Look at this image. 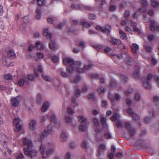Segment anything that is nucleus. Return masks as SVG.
Here are the masks:
<instances>
[{"label": "nucleus", "mask_w": 159, "mask_h": 159, "mask_svg": "<svg viewBox=\"0 0 159 159\" xmlns=\"http://www.w3.org/2000/svg\"><path fill=\"white\" fill-rule=\"evenodd\" d=\"M21 99V97L20 96L11 98V101L12 105L14 107L17 106L20 103Z\"/></svg>", "instance_id": "9b49d317"}, {"label": "nucleus", "mask_w": 159, "mask_h": 159, "mask_svg": "<svg viewBox=\"0 0 159 159\" xmlns=\"http://www.w3.org/2000/svg\"><path fill=\"white\" fill-rule=\"evenodd\" d=\"M52 61L54 63L57 62L58 60V57L56 56H53L52 57Z\"/></svg>", "instance_id": "3c124183"}, {"label": "nucleus", "mask_w": 159, "mask_h": 159, "mask_svg": "<svg viewBox=\"0 0 159 159\" xmlns=\"http://www.w3.org/2000/svg\"><path fill=\"white\" fill-rule=\"evenodd\" d=\"M133 91V90L132 89H129L127 91L125 92V94L127 95L128 96L131 94Z\"/></svg>", "instance_id": "de8ad7c7"}, {"label": "nucleus", "mask_w": 159, "mask_h": 159, "mask_svg": "<svg viewBox=\"0 0 159 159\" xmlns=\"http://www.w3.org/2000/svg\"><path fill=\"white\" fill-rule=\"evenodd\" d=\"M48 147V145L44 146L42 144L40 147V150L43 158H46L48 155H52L54 151V149L52 148L46 149Z\"/></svg>", "instance_id": "f03ea898"}, {"label": "nucleus", "mask_w": 159, "mask_h": 159, "mask_svg": "<svg viewBox=\"0 0 159 159\" xmlns=\"http://www.w3.org/2000/svg\"><path fill=\"white\" fill-rule=\"evenodd\" d=\"M72 102L74 104V107H76L78 105L76 102V100L74 97H73L72 99Z\"/></svg>", "instance_id": "680f3d73"}, {"label": "nucleus", "mask_w": 159, "mask_h": 159, "mask_svg": "<svg viewBox=\"0 0 159 159\" xmlns=\"http://www.w3.org/2000/svg\"><path fill=\"white\" fill-rule=\"evenodd\" d=\"M101 121V123L102 125L103 128V131L104 132L107 131L108 130V128L107 124L106 123L107 119L105 118L104 116H102Z\"/></svg>", "instance_id": "2eb2a0df"}, {"label": "nucleus", "mask_w": 159, "mask_h": 159, "mask_svg": "<svg viewBox=\"0 0 159 159\" xmlns=\"http://www.w3.org/2000/svg\"><path fill=\"white\" fill-rule=\"evenodd\" d=\"M104 136L105 138L107 139H110L112 138L111 135L109 133H106Z\"/></svg>", "instance_id": "0e129e2a"}, {"label": "nucleus", "mask_w": 159, "mask_h": 159, "mask_svg": "<svg viewBox=\"0 0 159 159\" xmlns=\"http://www.w3.org/2000/svg\"><path fill=\"white\" fill-rule=\"evenodd\" d=\"M73 52L75 53H78L80 52V49L79 48H75L73 49Z\"/></svg>", "instance_id": "338daca9"}, {"label": "nucleus", "mask_w": 159, "mask_h": 159, "mask_svg": "<svg viewBox=\"0 0 159 159\" xmlns=\"http://www.w3.org/2000/svg\"><path fill=\"white\" fill-rule=\"evenodd\" d=\"M116 85V81L113 79H111L110 82L109 87L112 88L115 87Z\"/></svg>", "instance_id": "72a5a7b5"}, {"label": "nucleus", "mask_w": 159, "mask_h": 159, "mask_svg": "<svg viewBox=\"0 0 159 159\" xmlns=\"http://www.w3.org/2000/svg\"><path fill=\"white\" fill-rule=\"evenodd\" d=\"M145 48L147 52H152V48L150 47L146 46H145Z\"/></svg>", "instance_id": "69168bd1"}, {"label": "nucleus", "mask_w": 159, "mask_h": 159, "mask_svg": "<svg viewBox=\"0 0 159 159\" xmlns=\"http://www.w3.org/2000/svg\"><path fill=\"white\" fill-rule=\"evenodd\" d=\"M93 122L95 126H96V127H97L99 125V120H98L96 118H94L93 120Z\"/></svg>", "instance_id": "8fccbe9b"}, {"label": "nucleus", "mask_w": 159, "mask_h": 159, "mask_svg": "<svg viewBox=\"0 0 159 159\" xmlns=\"http://www.w3.org/2000/svg\"><path fill=\"white\" fill-rule=\"evenodd\" d=\"M45 0H38L37 4L39 6L41 7L45 4Z\"/></svg>", "instance_id": "e433bc0d"}, {"label": "nucleus", "mask_w": 159, "mask_h": 159, "mask_svg": "<svg viewBox=\"0 0 159 159\" xmlns=\"http://www.w3.org/2000/svg\"><path fill=\"white\" fill-rule=\"evenodd\" d=\"M61 74L62 76L64 78H67L68 76V75L65 71H61Z\"/></svg>", "instance_id": "4d7b16f0"}, {"label": "nucleus", "mask_w": 159, "mask_h": 159, "mask_svg": "<svg viewBox=\"0 0 159 159\" xmlns=\"http://www.w3.org/2000/svg\"><path fill=\"white\" fill-rule=\"evenodd\" d=\"M150 22V30L152 31L156 30L159 32V26H156L155 21L154 20H151Z\"/></svg>", "instance_id": "ddd939ff"}, {"label": "nucleus", "mask_w": 159, "mask_h": 159, "mask_svg": "<svg viewBox=\"0 0 159 159\" xmlns=\"http://www.w3.org/2000/svg\"><path fill=\"white\" fill-rule=\"evenodd\" d=\"M4 78L7 80H11L12 79V76L10 74H7L4 75Z\"/></svg>", "instance_id": "49530a36"}, {"label": "nucleus", "mask_w": 159, "mask_h": 159, "mask_svg": "<svg viewBox=\"0 0 159 159\" xmlns=\"http://www.w3.org/2000/svg\"><path fill=\"white\" fill-rule=\"evenodd\" d=\"M61 141L64 142L66 141L67 139V135L66 133L63 131H62L61 135Z\"/></svg>", "instance_id": "412c9836"}, {"label": "nucleus", "mask_w": 159, "mask_h": 159, "mask_svg": "<svg viewBox=\"0 0 159 159\" xmlns=\"http://www.w3.org/2000/svg\"><path fill=\"white\" fill-rule=\"evenodd\" d=\"M140 3L143 7H145L147 5V2L146 0H141Z\"/></svg>", "instance_id": "bf43d9fd"}, {"label": "nucleus", "mask_w": 159, "mask_h": 159, "mask_svg": "<svg viewBox=\"0 0 159 159\" xmlns=\"http://www.w3.org/2000/svg\"><path fill=\"white\" fill-rule=\"evenodd\" d=\"M21 120L18 118H15L13 120V124L15 126L14 130L16 132H19L21 129V126L20 125Z\"/></svg>", "instance_id": "1a4fd4ad"}, {"label": "nucleus", "mask_w": 159, "mask_h": 159, "mask_svg": "<svg viewBox=\"0 0 159 159\" xmlns=\"http://www.w3.org/2000/svg\"><path fill=\"white\" fill-rule=\"evenodd\" d=\"M78 118L79 121L81 123V124L79 126V130L82 131H85L87 128V119L83 116H79Z\"/></svg>", "instance_id": "20e7f679"}, {"label": "nucleus", "mask_w": 159, "mask_h": 159, "mask_svg": "<svg viewBox=\"0 0 159 159\" xmlns=\"http://www.w3.org/2000/svg\"><path fill=\"white\" fill-rule=\"evenodd\" d=\"M150 114V118L148 117H145L144 119V121L146 123H148L149 120L151 118L154 117L155 116L156 113L155 112L153 111H151L149 112Z\"/></svg>", "instance_id": "aec40b11"}, {"label": "nucleus", "mask_w": 159, "mask_h": 159, "mask_svg": "<svg viewBox=\"0 0 159 159\" xmlns=\"http://www.w3.org/2000/svg\"><path fill=\"white\" fill-rule=\"evenodd\" d=\"M43 34L44 36L46 37L47 39H50L52 38V35L49 31L48 28L44 29L43 31Z\"/></svg>", "instance_id": "a211bd4d"}, {"label": "nucleus", "mask_w": 159, "mask_h": 159, "mask_svg": "<svg viewBox=\"0 0 159 159\" xmlns=\"http://www.w3.org/2000/svg\"><path fill=\"white\" fill-rule=\"evenodd\" d=\"M25 154L30 157H35L37 154V151L31 148L28 149L26 148L24 149Z\"/></svg>", "instance_id": "0eeeda50"}, {"label": "nucleus", "mask_w": 159, "mask_h": 159, "mask_svg": "<svg viewBox=\"0 0 159 159\" xmlns=\"http://www.w3.org/2000/svg\"><path fill=\"white\" fill-rule=\"evenodd\" d=\"M115 98L117 101H119L121 98V96L120 94L116 93L115 96Z\"/></svg>", "instance_id": "864d4df0"}, {"label": "nucleus", "mask_w": 159, "mask_h": 159, "mask_svg": "<svg viewBox=\"0 0 159 159\" xmlns=\"http://www.w3.org/2000/svg\"><path fill=\"white\" fill-rule=\"evenodd\" d=\"M36 15V18L38 20H39L41 17V10L40 7H37L35 11Z\"/></svg>", "instance_id": "6ab92c4d"}, {"label": "nucleus", "mask_w": 159, "mask_h": 159, "mask_svg": "<svg viewBox=\"0 0 159 159\" xmlns=\"http://www.w3.org/2000/svg\"><path fill=\"white\" fill-rule=\"evenodd\" d=\"M23 143L25 145L28 147V149L31 148L33 147L32 141L28 138H26L24 139Z\"/></svg>", "instance_id": "dca6fc26"}, {"label": "nucleus", "mask_w": 159, "mask_h": 159, "mask_svg": "<svg viewBox=\"0 0 159 159\" xmlns=\"http://www.w3.org/2000/svg\"><path fill=\"white\" fill-rule=\"evenodd\" d=\"M109 10L110 11H114L116 9V7L114 5H111L109 8Z\"/></svg>", "instance_id": "37998d69"}, {"label": "nucleus", "mask_w": 159, "mask_h": 159, "mask_svg": "<svg viewBox=\"0 0 159 159\" xmlns=\"http://www.w3.org/2000/svg\"><path fill=\"white\" fill-rule=\"evenodd\" d=\"M135 72L134 73L133 77L136 79H138L139 77V69H136L135 68Z\"/></svg>", "instance_id": "7c9ffc66"}, {"label": "nucleus", "mask_w": 159, "mask_h": 159, "mask_svg": "<svg viewBox=\"0 0 159 159\" xmlns=\"http://www.w3.org/2000/svg\"><path fill=\"white\" fill-rule=\"evenodd\" d=\"M125 125L126 129L130 135H133L135 132V129L132 127L131 123L129 121H126L125 123Z\"/></svg>", "instance_id": "423d86ee"}, {"label": "nucleus", "mask_w": 159, "mask_h": 159, "mask_svg": "<svg viewBox=\"0 0 159 159\" xmlns=\"http://www.w3.org/2000/svg\"><path fill=\"white\" fill-rule=\"evenodd\" d=\"M52 127V125L51 124L48 126V129L44 130V131L42 133L41 135L40 136L41 139H39V141H41L42 139L45 137H47L51 133Z\"/></svg>", "instance_id": "9d476101"}, {"label": "nucleus", "mask_w": 159, "mask_h": 159, "mask_svg": "<svg viewBox=\"0 0 159 159\" xmlns=\"http://www.w3.org/2000/svg\"><path fill=\"white\" fill-rule=\"evenodd\" d=\"M42 76L43 79L46 81L50 82L51 80V79L48 75H43Z\"/></svg>", "instance_id": "f704fd0d"}, {"label": "nucleus", "mask_w": 159, "mask_h": 159, "mask_svg": "<svg viewBox=\"0 0 159 159\" xmlns=\"http://www.w3.org/2000/svg\"><path fill=\"white\" fill-rule=\"evenodd\" d=\"M87 141H84L82 143L81 146L82 147L85 149L87 148Z\"/></svg>", "instance_id": "13d9d810"}, {"label": "nucleus", "mask_w": 159, "mask_h": 159, "mask_svg": "<svg viewBox=\"0 0 159 159\" xmlns=\"http://www.w3.org/2000/svg\"><path fill=\"white\" fill-rule=\"evenodd\" d=\"M118 115L116 113L114 114L112 117L111 118L112 121H116L117 123V127L118 128H121L122 127V125L120 120L118 118Z\"/></svg>", "instance_id": "f8f14e48"}, {"label": "nucleus", "mask_w": 159, "mask_h": 159, "mask_svg": "<svg viewBox=\"0 0 159 159\" xmlns=\"http://www.w3.org/2000/svg\"><path fill=\"white\" fill-rule=\"evenodd\" d=\"M51 120L53 122L57 127L59 126L60 125L59 124L57 121V119L55 115L53 114L52 115L51 118Z\"/></svg>", "instance_id": "a878e982"}, {"label": "nucleus", "mask_w": 159, "mask_h": 159, "mask_svg": "<svg viewBox=\"0 0 159 159\" xmlns=\"http://www.w3.org/2000/svg\"><path fill=\"white\" fill-rule=\"evenodd\" d=\"M124 15L125 18L127 19L130 16V12L129 11H126L124 13Z\"/></svg>", "instance_id": "09e8293b"}, {"label": "nucleus", "mask_w": 159, "mask_h": 159, "mask_svg": "<svg viewBox=\"0 0 159 159\" xmlns=\"http://www.w3.org/2000/svg\"><path fill=\"white\" fill-rule=\"evenodd\" d=\"M89 17L91 20H94L96 18V16L94 14H89Z\"/></svg>", "instance_id": "5fc2aeb1"}, {"label": "nucleus", "mask_w": 159, "mask_h": 159, "mask_svg": "<svg viewBox=\"0 0 159 159\" xmlns=\"http://www.w3.org/2000/svg\"><path fill=\"white\" fill-rule=\"evenodd\" d=\"M35 47L37 49H39L40 50H43L44 48L43 46L42 43L40 42H38L36 43Z\"/></svg>", "instance_id": "cd10ccee"}, {"label": "nucleus", "mask_w": 159, "mask_h": 159, "mask_svg": "<svg viewBox=\"0 0 159 159\" xmlns=\"http://www.w3.org/2000/svg\"><path fill=\"white\" fill-rule=\"evenodd\" d=\"M80 90L78 89H76L75 91V96L77 97H78L80 95Z\"/></svg>", "instance_id": "774afa93"}, {"label": "nucleus", "mask_w": 159, "mask_h": 159, "mask_svg": "<svg viewBox=\"0 0 159 159\" xmlns=\"http://www.w3.org/2000/svg\"><path fill=\"white\" fill-rule=\"evenodd\" d=\"M80 81V78L78 76H77L75 77L74 80H70V82L71 83H75V84H78Z\"/></svg>", "instance_id": "473e14b6"}, {"label": "nucleus", "mask_w": 159, "mask_h": 159, "mask_svg": "<svg viewBox=\"0 0 159 159\" xmlns=\"http://www.w3.org/2000/svg\"><path fill=\"white\" fill-rule=\"evenodd\" d=\"M63 62L65 65H69L67 69L70 73H72L73 72L74 69L78 72L82 73L84 71V70L81 68L82 63L80 61L75 62L72 59L66 57L63 59Z\"/></svg>", "instance_id": "f257e3e1"}, {"label": "nucleus", "mask_w": 159, "mask_h": 159, "mask_svg": "<svg viewBox=\"0 0 159 159\" xmlns=\"http://www.w3.org/2000/svg\"><path fill=\"white\" fill-rule=\"evenodd\" d=\"M93 64L92 62H90L89 64L85 65L84 66V69L85 70H89L92 69Z\"/></svg>", "instance_id": "c756f323"}, {"label": "nucleus", "mask_w": 159, "mask_h": 159, "mask_svg": "<svg viewBox=\"0 0 159 159\" xmlns=\"http://www.w3.org/2000/svg\"><path fill=\"white\" fill-rule=\"evenodd\" d=\"M110 42L114 45H119L120 43V41L119 39L112 38L110 41Z\"/></svg>", "instance_id": "393cba45"}, {"label": "nucleus", "mask_w": 159, "mask_h": 159, "mask_svg": "<svg viewBox=\"0 0 159 159\" xmlns=\"http://www.w3.org/2000/svg\"><path fill=\"white\" fill-rule=\"evenodd\" d=\"M80 7V6L78 4H73L71 6V8L73 10L78 9Z\"/></svg>", "instance_id": "ea45409f"}, {"label": "nucleus", "mask_w": 159, "mask_h": 159, "mask_svg": "<svg viewBox=\"0 0 159 159\" xmlns=\"http://www.w3.org/2000/svg\"><path fill=\"white\" fill-rule=\"evenodd\" d=\"M81 24L84 27L89 28L91 26L90 24L87 23L84 20H82L80 21Z\"/></svg>", "instance_id": "bb28decb"}, {"label": "nucleus", "mask_w": 159, "mask_h": 159, "mask_svg": "<svg viewBox=\"0 0 159 159\" xmlns=\"http://www.w3.org/2000/svg\"><path fill=\"white\" fill-rule=\"evenodd\" d=\"M42 99V96L40 94H39L37 97V102L38 103H40Z\"/></svg>", "instance_id": "603ef678"}, {"label": "nucleus", "mask_w": 159, "mask_h": 159, "mask_svg": "<svg viewBox=\"0 0 159 159\" xmlns=\"http://www.w3.org/2000/svg\"><path fill=\"white\" fill-rule=\"evenodd\" d=\"M132 46V47H131V51L132 52L134 53H137L139 50V46L134 43H133Z\"/></svg>", "instance_id": "4be33fe9"}, {"label": "nucleus", "mask_w": 159, "mask_h": 159, "mask_svg": "<svg viewBox=\"0 0 159 159\" xmlns=\"http://www.w3.org/2000/svg\"><path fill=\"white\" fill-rule=\"evenodd\" d=\"M127 112L130 115L132 116L133 120H138L139 119V117L137 114L134 113L133 111L131 109H128L127 110Z\"/></svg>", "instance_id": "4468645a"}, {"label": "nucleus", "mask_w": 159, "mask_h": 159, "mask_svg": "<svg viewBox=\"0 0 159 159\" xmlns=\"http://www.w3.org/2000/svg\"><path fill=\"white\" fill-rule=\"evenodd\" d=\"M154 78L157 83V86L159 87V76L157 75H155L154 77Z\"/></svg>", "instance_id": "58836bf2"}, {"label": "nucleus", "mask_w": 159, "mask_h": 159, "mask_svg": "<svg viewBox=\"0 0 159 159\" xmlns=\"http://www.w3.org/2000/svg\"><path fill=\"white\" fill-rule=\"evenodd\" d=\"M120 80L121 82L125 84L127 81L128 78L125 75H121L120 76Z\"/></svg>", "instance_id": "2f4dec72"}, {"label": "nucleus", "mask_w": 159, "mask_h": 159, "mask_svg": "<svg viewBox=\"0 0 159 159\" xmlns=\"http://www.w3.org/2000/svg\"><path fill=\"white\" fill-rule=\"evenodd\" d=\"M94 48L97 49V51H99L102 48V46L100 45H97L94 46Z\"/></svg>", "instance_id": "a18cd8bd"}, {"label": "nucleus", "mask_w": 159, "mask_h": 159, "mask_svg": "<svg viewBox=\"0 0 159 159\" xmlns=\"http://www.w3.org/2000/svg\"><path fill=\"white\" fill-rule=\"evenodd\" d=\"M140 95L138 93L135 94L134 96V99L136 101H139L140 100Z\"/></svg>", "instance_id": "c03bdc74"}, {"label": "nucleus", "mask_w": 159, "mask_h": 159, "mask_svg": "<svg viewBox=\"0 0 159 159\" xmlns=\"http://www.w3.org/2000/svg\"><path fill=\"white\" fill-rule=\"evenodd\" d=\"M1 143L3 146L4 147H7V145L8 144V142L6 141H1L0 140Z\"/></svg>", "instance_id": "052dcab7"}, {"label": "nucleus", "mask_w": 159, "mask_h": 159, "mask_svg": "<svg viewBox=\"0 0 159 159\" xmlns=\"http://www.w3.org/2000/svg\"><path fill=\"white\" fill-rule=\"evenodd\" d=\"M96 29L99 31H101L103 33L107 32V34L108 35L110 34L111 28L110 25H107L104 27H102L99 25L96 26Z\"/></svg>", "instance_id": "6e6552de"}, {"label": "nucleus", "mask_w": 159, "mask_h": 159, "mask_svg": "<svg viewBox=\"0 0 159 159\" xmlns=\"http://www.w3.org/2000/svg\"><path fill=\"white\" fill-rule=\"evenodd\" d=\"M72 118L70 116H67L66 117L65 120L66 123H71L72 121Z\"/></svg>", "instance_id": "79ce46f5"}, {"label": "nucleus", "mask_w": 159, "mask_h": 159, "mask_svg": "<svg viewBox=\"0 0 159 159\" xmlns=\"http://www.w3.org/2000/svg\"><path fill=\"white\" fill-rule=\"evenodd\" d=\"M49 103L48 102H45L41 108L42 111L43 112L48 111L49 109Z\"/></svg>", "instance_id": "b1692460"}, {"label": "nucleus", "mask_w": 159, "mask_h": 159, "mask_svg": "<svg viewBox=\"0 0 159 159\" xmlns=\"http://www.w3.org/2000/svg\"><path fill=\"white\" fill-rule=\"evenodd\" d=\"M34 79L32 74L28 75L26 77L20 79L18 82V85L20 86H22L24 84L28 85L30 81H33Z\"/></svg>", "instance_id": "7ed1b4c3"}, {"label": "nucleus", "mask_w": 159, "mask_h": 159, "mask_svg": "<svg viewBox=\"0 0 159 159\" xmlns=\"http://www.w3.org/2000/svg\"><path fill=\"white\" fill-rule=\"evenodd\" d=\"M98 91L100 94H101L104 92L105 89L104 88L101 87L98 89Z\"/></svg>", "instance_id": "e2e57ef3"}, {"label": "nucleus", "mask_w": 159, "mask_h": 159, "mask_svg": "<svg viewBox=\"0 0 159 159\" xmlns=\"http://www.w3.org/2000/svg\"><path fill=\"white\" fill-rule=\"evenodd\" d=\"M119 33L120 38L123 39H124L126 36L125 33L120 30H119Z\"/></svg>", "instance_id": "4c0bfd02"}, {"label": "nucleus", "mask_w": 159, "mask_h": 159, "mask_svg": "<svg viewBox=\"0 0 159 159\" xmlns=\"http://www.w3.org/2000/svg\"><path fill=\"white\" fill-rule=\"evenodd\" d=\"M153 75L149 74L147 77H144L142 79L143 85L147 89H150L151 88V85L150 81L152 79Z\"/></svg>", "instance_id": "39448f33"}, {"label": "nucleus", "mask_w": 159, "mask_h": 159, "mask_svg": "<svg viewBox=\"0 0 159 159\" xmlns=\"http://www.w3.org/2000/svg\"><path fill=\"white\" fill-rule=\"evenodd\" d=\"M16 56L14 51L12 50H9L7 52V56L8 57L11 58H14Z\"/></svg>", "instance_id": "5701e85b"}, {"label": "nucleus", "mask_w": 159, "mask_h": 159, "mask_svg": "<svg viewBox=\"0 0 159 159\" xmlns=\"http://www.w3.org/2000/svg\"><path fill=\"white\" fill-rule=\"evenodd\" d=\"M29 127L30 129L34 130L36 129L37 127V122L34 120H32L29 124Z\"/></svg>", "instance_id": "f3484780"}, {"label": "nucleus", "mask_w": 159, "mask_h": 159, "mask_svg": "<svg viewBox=\"0 0 159 159\" xmlns=\"http://www.w3.org/2000/svg\"><path fill=\"white\" fill-rule=\"evenodd\" d=\"M102 105L103 107L106 108L107 107L108 103L107 101L104 100H103L102 101Z\"/></svg>", "instance_id": "a19ab883"}, {"label": "nucleus", "mask_w": 159, "mask_h": 159, "mask_svg": "<svg viewBox=\"0 0 159 159\" xmlns=\"http://www.w3.org/2000/svg\"><path fill=\"white\" fill-rule=\"evenodd\" d=\"M55 43L53 41H51L49 43V48L51 49H53L55 48Z\"/></svg>", "instance_id": "c9c22d12"}, {"label": "nucleus", "mask_w": 159, "mask_h": 159, "mask_svg": "<svg viewBox=\"0 0 159 159\" xmlns=\"http://www.w3.org/2000/svg\"><path fill=\"white\" fill-rule=\"evenodd\" d=\"M151 5L154 8L157 7L159 6V2L157 0H151Z\"/></svg>", "instance_id": "c85d7f7f"}, {"label": "nucleus", "mask_w": 159, "mask_h": 159, "mask_svg": "<svg viewBox=\"0 0 159 159\" xmlns=\"http://www.w3.org/2000/svg\"><path fill=\"white\" fill-rule=\"evenodd\" d=\"M109 98L110 99L111 101L112 104V105H115V100H114V98L113 96L111 95L110 94L109 95Z\"/></svg>", "instance_id": "6e6d98bb"}]
</instances>
